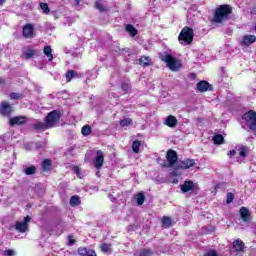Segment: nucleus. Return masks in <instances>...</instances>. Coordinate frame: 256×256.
Instances as JSON below:
<instances>
[{
  "label": "nucleus",
  "mask_w": 256,
  "mask_h": 256,
  "mask_svg": "<svg viewBox=\"0 0 256 256\" xmlns=\"http://www.w3.org/2000/svg\"><path fill=\"white\" fill-rule=\"evenodd\" d=\"M233 9L229 5H221L214 14V23H223L227 21L231 15Z\"/></svg>",
  "instance_id": "1"
},
{
  "label": "nucleus",
  "mask_w": 256,
  "mask_h": 256,
  "mask_svg": "<svg viewBox=\"0 0 256 256\" xmlns=\"http://www.w3.org/2000/svg\"><path fill=\"white\" fill-rule=\"evenodd\" d=\"M233 9L229 5H221L214 14V23H223L227 21L231 15Z\"/></svg>",
  "instance_id": "2"
},
{
  "label": "nucleus",
  "mask_w": 256,
  "mask_h": 256,
  "mask_svg": "<svg viewBox=\"0 0 256 256\" xmlns=\"http://www.w3.org/2000/svg\"><path fill=\"white\" fill-rule=\"evenodd\" d=\"M194 32L192 28L184 27L179 36V42L181 45H191L193 43Z\"/></svg>",
  "instance_id": "3"
},
{
  "label": "nucleus",
  "mask_w": 256,
  "mask_h": 256,
  "mask_svg": "<svg viewBox=\"0 0 256 256\" xmlns=\"http://www.w3.org/2000/svg\"><path fill=\"white\" fill-rule=\"evenodd\" d=\"M243 121L251 131H256V112L250 110L242 116Z\"/></svg>",
  "instance_id": "4"
},
{
  "label": "nucleus",
  "mask_w": 256,
  "mask_h": 256,
  "mask_svg": "<svg viewBox=\"0 0 256 256\" xmlns=\"http://www.w3.org/2000/svg\"><path fill=\"white\" fill-rule=\"evenodd\" d=\"M191 167H195V160L193 159H185L181 163H178L176 169L170 172L172 177L179 176V169H191Z\"/></svg>",
  "instance_id": "5"
},
{
  "label": "nucleus",
  "mask_w": 256,
  "mask_h": 256,
  "mask_svg": "<svg viewBox=\"0 0 256 256\" xmlns=\"http://www.w3.org/2000/svg\"><path fill=\"white\" fill-rule=\"evenodd\" d=\"M162 61H164V63H166L167 67L171 71H179V69H181V62L169 54L164 56L162 58Z\"/></svg>",
  "instance_id": "6"
},
{
  "label": "nucleus",
  "mask_w": 256,
  "mask_h": 256,
  "mask_svg": "<svg viewBox=\"0 0 256 256\" xmlns=\"http://www.w3.org/2000/svg\"><path fill=\"white\" fill-rule=\"evenodd\" d=\"M59 119H61L59 112L54 110L47 115L45 121H46L48 127H55V125H57V123H59Z\"/></svg>",
  "instance_id": "7"
},
{
  "label": "nucleus",
  "mask_w": 256,
  "mask_h": 256,
  "mask_svg": "<svg viewBox=\"0 0 256 256\" xmlns=\"http://www.w3.org/2000/svg\"><path fill=\"white\" fill-rule=\"evenodd\" d=\"M31 221V217L26 216L22 222L18 221L15 224L16 231H19V233H25L29 227V222Z\"/></svg>",
  "instance_id": "8"
},
{
  "label": "nucleus",
  "mask_w": 256,
  "mask_h": 256,
  "mask_svg": "<svg viewBox=\"0 0 256 256\" xmlns=\"http://www.w3.org/2000/svg\"><path fill=\"white\" fill-rule=\"evenodd\" d=\"M166 159L168 164H165L164 167H173L177 163V152L175 150H168L166 154Z\"/></svg>",
  "instance_id": "9"
},
{
  "label": "nucleus",
  "mask_w": 256,
  "mask_h": 256,
  "mask_svg": "<svg viewBox=\"0 0 256 256\" xmlns=\"http://www.w3.org/2000/svg\"><path fill=\"white\" fill-rule=\"evenodd\" d=\"M105 161V156L103 155V151L98 150L96 152V157L94 159V167L96 169H101L103 167V163Z\"/></svg>",
  "instance_id": "10"
},
{
  "label": "nucleus",
  "mask_w": 256,
  "mask_h": 256,
  "mask_svg": "<svg viewBox=\"0 0 256 256\" xmlns=\"http://www.w3.org/2000/svg\"><path fill=\"white\" fill-rule=\"evenodd\" d=\"M13 113V107L8 102H2L0 105V114L4 117H9Z\"/></svg>",
  "instance_id": "11"
},
{
  "label": "nucleus",
  "mask_w": 256,
  "mask_h": 256,
  "mask_svg": "<svg viewBox=\"0 0 256 256\" xmlns=\"http://www.w3.org/2000/svg\"><path fill=\"white\" fill-rule=\"evenodd\" d=\"M34 32H35V28L32 26V24H26L22 29V33L25 39L33 38Z\"/></svg>",
  "instance_id": "12"
},
{
  "label": "nucleus",
  "mask_w": 256,
  "mask_h": 256,
  "mask_svg": "<svg viewBox=\"0 0 256 256\" xmlns=\"http://www.w3.org/2000/svg\"><path fill=\"white\" fill-rule=\"evenodd\" d=\"M177 123V118L173 115H169L164 121V125H167V127H170L171 129H175Z\"/></svg>",
  "instance_id": "13"
},
{
  "label": "nucleus",
  "mask_w": 256,
  "mask_h": 256,
  "mask_svg": "<svg viewBox=\"0 0 256 256\" xmlns=\"http://www.w3.org/2000/svg\"><path fill=\"white\" fill-rule=\"evenodd\" d=\"M255 41V35H246L242 38L241 45H243L244 47H249V45L255 43Z\"/></svg>",
  "instance_id": "14"
},
{
  "label": "nucleus",
  "mask_w": 256,
  "mask_h": 256,
  "mask_svg": "<svg viewBox=\"0 0 256 256\" xmlns=\"http://www.w3.org/2000/svg\"><path fill=\"white\" fill-rule=\"evenodd\" d=\"M197 89L200 93H205V91H209L211 89V84L205 80L200 81L197 83Z\"/></svg>",
  "instance_id": "15"
},
{
  "label": "nucleus",
  "mask_w": 256,
  "mask_h": 256,
  "mask_svg": "<svg viewBox=\"0 0 256 256\" xmlns=\"http://www.w3.org/2000/svg\"><path fill=\"white\" fill-rule=\"evenodd\" d=\"M26 118L23 116H16L10 119V125L11 127L15 126V125H23L26 123Z\"/></svg>",
  "instance_id": "16"
},
{
  "label": "nucleus",
  "mask_w": 256,
  "mask_h": 256,
  "mask_svg": "<svg viewBox=\"0 0 256 256\" xmlns=\"http://www.w3.org/2000/svg\"><path fill=\"white\" fill-rule=\"evenodd\" d=\"M195 188V184L193 181H185L184 184L181 186L182 193H189V191H193Z\"/></svg>",
  "instance_id": "17"
},
{
  "label": "nucleus",
  "mask_w": 256,
  "mask_h": 256,
  "mask_svg": "<svg viewBox=\"0 0 256 256\" xmlns=\"http://www.w3.org/2000/svg\"><path fill=\"white\" fill-rule=\"evenodd\" d=\"M240 217L241 219L247 223V221H249L250 217H251V214L249 213V209L245 208V207H242L240 209Z\"/></svg>",
  "instance_id": "18"
},
{
  "label": "nucleus",
  "mask_w": 256,
  "mask_h": 256,
  "mask_svg": "<svg viewBox=\"0 0 256 256\" xmlns=\"http://www.w3.org/2000/svg\"><path fill=\"white\" fill-rule=\"evenodd\" d=\"M43 53L47 56L48 61H53V49H51V46H45Z\"/></svg>",
  "instance_id": "19"
},
{
  "label": "nucleus",
  "mask_w": 256,
  "mask_h": 256,
  "mask_svg": "<svg viewBox=\"0 0 256 256\" xmlns=\"http://www.w3.org/2000/svg\"><path fill=\"white\" fill-rule=\"evenodd\" d=\"M37 52L35 51V49L33 48H28L25 52H24V57L25 59H33L34 55H36Z\"/></svg>",
  "instance_id": "20"
},
{
  "label": "nucleus",
  "mask_w": 256,
  "mask_h": 256,
  "mask_svg": "<svg viewBox=\"0 0 256 256\" xmlns=\"http://www.w3.org/2000/svg\"><path fill=\"white\" fill-rule=\"evenodd\" d=\"M245 247V244L240 239H237L233 242V248L235 251H241Z\"/></svg>",
  "instance_id": "21"
},
{
  "label": "nucleus",
  "mask_w": 256,
  "mask_h": 256,
  "mask_svg": "<svg viewBox=\"0 0 256 256\" xmlns=\"http://www.w3.org/2000/svg\"><path fill=\"white\" fill-rule=\"evenodd\" d=\"M100 248L102 253H105L106 255L111 254V251H112L111 244L103 243L100 246Z\"/></svg>",
  "instance_id": "22"
},
{
  "label": "nucleus",
  "mask_w": 256,
  "mask_h": 256,
  "mask_svg": "<svg viewBox=\"0 0 256 256\" xmlns=\"http://www.w3.org/2000/svg\"><path fill=\"white\" fill-rule=\"evenodd\" d=\"M139 61L142 67H149V65H151V58L147 56H142Z\"/></svg>",
  "instance_id": "23"
},
{
  "label": "nucleus",
  "mask_w": 256,
  "mask_h": 256,
  "mask_svg": "<svg viewBox=\"0 0 256 256\" xmlns=\"http://www.w3.org/2000/svg\"><path fill=\"white\" fill-rule=\"evenodd\" d=\"M126 31L132 36L135 37V35H137V29H135V27L131 24H128L126 26Z\"/></svg>",
  "instance_id": "24"
},
{
  "label": "nucleus",
  "mask_w": 256,
  "mask_h": 256,
  "mask_svg": "<svg viewBox=\"0 0 256 256\" xmlns=\"http://www.w3.org/2000/svg\"><path fill=\"white\" fill-rule=\"evenodd\" d=\"M120 125L122 127H129V125H133V119L124 118V119L120 120Z\"/></svg>",
  "instance_id": "25"
},
{
  "label": "nucleus",
  "mask_w": 256,
  "mask_h": 256,
  "mask_svg": "<svg viewBox=\"0 0 256 256\" xmlns=\"http://www.w3.org/2000/svg\"><path fill=\"white\" fill-rule=\"evenodd\" d=\"M136 256H152L153 252L149 249H142L138 253L135 254Z\"/></svg>",
  "instance_id": "26"
},
{
  "label": "nucleus",
  "mask_w": 256,
  "mask_h": 256,
  "mask_svg": "<svg viewBox=\"0 0 256 256\" xmlns=\"http://www.w3.org/2000/svg\"><path fill=\"white\" fill-rule=\"evenodd\" d=\"M40 9L43 11V13L45 15H49V13L51 12V10L49 9V4H47V3L41 2L40 3Z\"/></svg>",
  "instance_id": "27"
},
{
  "label": "nucleus",
  "mask_w": 256,
  "mask_h": 256,
  "mask_svg": "<svg viewBox=\"0 0 256 256\" xmlns=\"http://www.w3.org/2000/svg\"><path fill=\"white\" fill-rule=\"evenodd\" d=\"M37 172V168L35 166H30L24 169L25 175H35Z\"/></svg>",
  "instance_id": "28"
},
{
  "label": "nucleus",
  "mask_w": 256,
  "mask_h": 256,
  "mask_svg": "<svg viewBox=\"0 0 256 256\" xmlns=\"http://www.w3.org/2000/svg\"><path fill=\"white\" fill-rule=\"evenodd\" d=\"M76 76H77V72H75L74 70H69L66 73V81H67V83H69L71 81V79H73V77H76Z\"/></svg>",
  "instance_id": "29"
},
{
  "label": "nucleus",
  "mask_w": 256,
  "mask_h": 256,
  "mask_svg": "<svg viewBox=\"0 0 256 256\" xmlns=\"http://www.w3.org/2000/svg\"><path fill=\"white\" fill-rule=\"evenodd\" d=\"M213 141H214V143H215L216 145H221V144H223V141H224L223 135H221V134L215 135L214 138H213Z\"/></svg>",
  "instance_id": "30"
},
{
  "label": "nucleus",
  "mask_w": 256,
  "mask_h": 256,
  "mask_svg": "<svg viewBox=\"0 0 256 256\" xmlns=\"http://www.w3.org/2000/svg\"><path fill=\"white\" fill-rule=\"evenodd\" d=\"M140 147H141V142L139 140H135L132 143V150H133L134 153H139Z\"/></svg>",
  "instance_id": "31"
},
{
  "label": "nucleus",
  "mask_w": 256,
  "mask_h": 256,
  "mask_svg": "<svg viewBox=\"0 0 256 256\" xmlns=\"http://www.w3.org/2000/svg\"><path fill=\"white\" fill-rule=\"evenodd\" d=\"M49 125H47V122L43 123V122H39L35 124V129L38 130H45V129H49Z\"/></svg>",
  "instance_id": "32"
},
{
  "label": "nucleus",
  "mask_w": 256,
  "mask_h": 256,
  "mask_svg": "<svg viewBox=\"0 0 256 256\" xmlns=\"http://www.w3.org/2000/svg\"><path fill=\"white\" fill-rule=\"evenodd\" d=\"M137 205L141 206L143 203H145V195L143 193H139L136 196Z\"/></svg>",
  "instance_id": "33"
},
{
  "label": "nucleus",
  "mask_w": 256,
  "mask_h": 256,
  "mask_svg": "<svg viewBox=\"0 0 256 256\" xmlns=\"http://www.w3.org/2000/svg\"><path fill=\"white\" fill-rule=\"evenodd\" d=\"M171 224H172V221L169 217L166 216V217L162 218L163 227H165L167 229V228L171 227Z\"/></svg>",
  "instance_id": "34"
},
{
  "label": "nucleus",
  "mask_w": 256,
  "mask_h": 256,
  "mask_svg": "<svg viewBox=\"0 0 256 256\" xmlns=\"http://www.w3.org/2000/svg\"><path fill=\"white\" fill-rule=\"evenodd\" d=\"M82 135H84L85 137H87V135H91V126L89 125H85L82 127L81 130Z\"/></svg>",
  "instance_id": "35"
},
{
  "label": "nucleus",
  "mask_w": 256,
  "mask_h": 256,
  "mask_svg": "<svg viewBox=\"0 0 256 256\" xmlns=\"http://www.w3.org/2000/svg\"><path fill=\"white\" fill-rule=\"evenodd\" d=\"M247 147L245 146H241L239 149H238V152H239V155L240 157H242L243 159H245V157H247Z\"/></svg>",
  "instance_id": "36"
},
{
  "label": "nucleus",
  "mask_w": 256,
  "mask_h": 256,
  "mask_svg": "<svg viewBox=\"0 0 256 256\" xmlns=\"http://www.w3.org/2000/svg\"><path fill=\"white\" fill-rule=\"evenodd\" d=\"M80 201H79V197L78 196H72L70 199V205L71 207H75L77 205H79Z\"/></svg>",
  "instance_id": "37"
},
{
  "label": "nucleus",
  "mask_w": 256,
  "mask_h": 256,
  "mask_svg": "<svg viewBox=\"0 0 256 256\" xmlns=\"http://www.w3.org/2000/svg\"><path fill=\"white\" fill-rule=\"evenodd\" d=\"M42 167H43L44 171H48V169H50V167H51V160L45 159L42 163Z\"/></svg>",
  "instance_id": "38"
},
{
  "label": "nucleus",
  "mask_w": 256,
  "mask_h": 256,
  "mask_svg": "<svg viewBox=\"0 0 256 256\" xmlns=\"http://www.w3.org/2000/svg\"><path fill=\"white\" fill-rule=\"evenodd\" d=\"M73 171L79 179H83V173L81 172V168H79L78 166H74Z\"/></svg>",
  "instance_id": "39"
},
{
  "label": "nucleus",
  "mask_w": 256,
  "mask_h": 256,
  "mask_svg": "<svg viewBox=\"0 0 256 256\" xmlns=\"http://www.w3.org/2000/svg\"><path fill=\"white\" fill-rule=\"evenodd\" d=\"M121 89L125 92L128 93L129 89H131V84H129V82H124L121 85Z\"/></svg>",
  "instance_id": "40"
},
{
  "label": "nucleus",
  "mask_w": 256,
  "mask_h": 256,
  "mask_svg": "<svg viewBox=\"0 0 256 256\" xmlns=\"http://www.w3.org/2000/svg\"><path fill=\"white\" fill-rule=\"evenodd\" d=\"M96 8L99 9V11H107V9H105V6H103V1L101 0L96 1Z\"/></svg>",
  "instance_id": "41"
},
{
  "label": "nucleus",
  "mask_w": 256,
  "mask_h": 256,
  "mask_svg": "<svg viewBox=\"0 0 256 256\" xmlns=\"http://www.w3.org/2000/svg\"><path fill=\"white\" fill-rule=\"evenodd\" d=\"M87 250H88L87 247H80V248H78V255H81V256L87 255Z\"/></svg>",
  "instance_id": "42"
},
{
  "label": "nucleus",
  "mask_w": 256,
  "mask_h": 256,
  "mask_svg": "<svg viewBox=\"0 0 256 256\" xmlns=\"http://www.w3.org/2000/svg\"><path fill=\"white\" fill-rule=\"evenodd\" d=\"M4 255H6V256H15V255H17V252L15 250L8 249V250L4 251Z\"/></svg>",
  "instance_id": "43"
},
{
  "label": "nucleus",
  "mask_w": 256,
  "mask_h": 256,
  "mask_svg": "<svg viewBox=\"0 0 256 256\" xmlns=\"http://www.w3.org/2000/svg\"><path fill=\"white\" fill-rule=\"evenodd\" d=\"M233 199H235V194L233 193H228L227 194V203H233Z\"/></svg>",
  "instance_id": "44"
},
{
  "label": "nucleus",
  "mask_w": 256,
  "mask_h": 256,
  "mask_svg": "<svg viewBox=\"0 0 256 256\" xmlns=\"http://www.w3.org/2000/svg\"><path fill=\"white\" fill-rule=\"evenodd\" d=\"M84 256H97V253L92 249H88Z\"/></svg>",
  "instance_id": "45"
},
{
  "label": "nucleus",
  "mask_w": 256,
  "mask_h": 256,
  "mask_svg": "<svg viewBox=\"0 0 256 256\" xmlns=\"http://www.w3.org/2000/svg\"><path fill=\"white\" fill-rule=\"evenodd\" d=\"M204 256H217V252H215L214 250H210Z\"/></svg>",
  "instance_id": "46"
},
{
  "label": "nucleus",
  "mask_w": 256,
  "mask_h": 256,
  "mask_svg": "<svg viewBox=\"0 0 256 256\" xmlns=\"http://www.w3.org/2000/svg\"><path fill=\"white\" fill-rule=\"evenodd\" d=\"M11 99H20L21 98V95L20 94H17V93H12L10 95Z\"/></svg>",
  "instance_id": "47"
},
{
  "label": "nucleus",
  "mask_w": 256,
  "mask_h": 256,
  "mask_svg": "<svg viewBox=\"0 0 256 256\" xmlns=\"http://www.w3.org/2000/svg\"><path fill=\"white\" fill-rule=\"evenodd\" d=\"M237 152L235 150H231L229 151L228 153V157H234V155L236 154Z\"/></svg>",
  "instance_id": "48"
},
{
  "label": "nucleus",
  "mask_w": 256,
  "mask_h": 256,
  "mask_svg": "<svg viewBox=\"0 0 256 256\" xmlns=\"http://www.w3.org/2000/svg\"><path fill=\"white\" fill-rule=\"evenodd\" d=\"M76 5H79L81 3V0H75Z\"/></svg>",
  "instance_id": "49"
},
{
  "label": "nucleus",
  "mask_w": 256,
  "mask_h": 256,
  "mask_svg": "<svg viewBox=\"0 0 256 256\" xmlns=\"http://www.w3.org/2000/svg\"><path fill=\"white\" fill-rule=\"evenodd\" d=\"M5 3V0H0V5H3Z\"/></svg>",
  "instance_id": "50"
},
{
  "label": "nucleus",
  "mask_w": 256,
  "mask_h": 256,
  "mask_svg": "<svg viewBox=\"0 0 256 256\" xmlns=\"http://www.w3.org/2000/svg\"><path fill=\"white\" fill-rule=\"evenodd\" d=\"M128 229H129V231H132L133 230V226H130Z\"/></svg>",
  "instance_id": "51"
},
{
  "label": "nucleus",
  "mask_w": 256,
  "mask_h": 256,
  "mask_svg": "<svg viewBox=\"0 0 256 256\" xmlns=\"http://www.w3.org/2000/svg\"><path fill=\"white\" fill-rule=\"evenodd\" d=\"M71 245H73V243H75V240H70Z\"/></svg>",
  "instance_id": "52"
}]
</instances>
